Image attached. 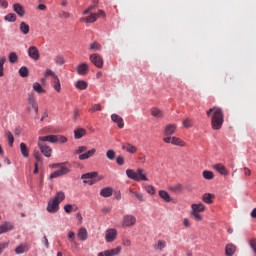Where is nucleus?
Listing matches in <instances>:
<instances>
[{"label":"nucleus","instance_id":"ddd939ff","mask_svg":"<svg viewBox=\"0 0 256 256\" xmlns=\"http://www.w3.org/2000/svg\"><path fill=\"white\" fill-rule=\"evenodd\" d=\"M41 153L44 154V156H46L47 158L51 157V155H53V149L51 147H49L47 144H41V143H37Z\"/></svg>","mask_w":256,"mask_h":256},{"label":"nucleus","instance_id":"cd10ccee","mask_svg":"<svg viewBox=\"0 0 256 256\" xmlns=\"http://www.w3.org/2000/svg\"><path fill=\"white\" fill-rule=\"evenodd\" d=\"M122 149L123 151H126L127 153H131L132 155L135 154V152L137 151V147H135L131 143L122 144Z\"/></svg>","mask_w":256,"mask_h":256},{"label":"nucleus","instance_id":"e2e57ef3","mask_svg":"<svg viewBox=\"0 0 256 256\" xmlns=\"http://www.w3.org/2000/svg\"><path fill=\"white\" fill-rule=\"evenodd\" d=\"M91 113H95V111H101V104H94L92 109L89 110Z\"/></svg>","mask_w":256,"mask_h":256},{"label":"nucleus","instance_id":"9d476101","mask_svg":"<svg viewBox=\"0 0 256 256\" xmlns=\"http://www.w3.org/2000/svg\"><path fill=\"white\" fill-rule=\"evenodd\" d=\"M121 246H118L116 248L108 249L103 252H99L98 256H117L121 254Z\"/></svg>","mask_w":256,"mask_h":256},{"label":"nucleus","instance_id":"f704fd0d","mask_svg":"<svg viewBox=\"0 0 256 256\" xmlns=\"http://www.w3.org/2000/svg\"><path fill=\"white\" fill-rule=\"evenodd\" d=\"M101 197H111L113 195V189L111 187H106L100 190Z\"/></svg>","mask_w":256,"mask_h":256},{"label":"nucleus","instance_id":"4be33fe9","mask_svg":"<svg viewBox=\"0 0 256 256\" xmlns=\"http://www.w3.org/2000/svg\"><path fill=\"white\" fill-rule=\"evenodd\" d=\"M150 113H151L152 117H155V119H163V117L165 115L163 113V110L159 109L158 107L151 108Z\"/></svg>","mask_w":256,"mask_h":256},{"label":"nucleus","instance_id":"680f3d73","mask_svg":"<svg viewBox=\"0 0 256 256\" xmlns=\"http://www.w3.org/2000/svg\"><path fill=\"white\" fill-rule=\"evenodd\" d=\"M7 247H9V242L0 243V255L3 253V251H5V249H7Z\"/></svg>","mask_w":256,"mask_h":256},{"label":"nucleus","instance_id":"603ef678","mask_svg":"<svg viewBox=\"0 0 256 256\" xmlns=\"http://www.w3.org/2000/svg\"><path fill=\"white\" fill-rule=\"evenodd\" d=\"M64 211H65V213H72V211H77V207H75L71 204H66V205H64Z\"/></svg>","mask_w":256,"mask_h":256},{"label":"nucleus","instance_id":"6e6552de","mask_svg":"<svg viewBox=\"0 0 256 256\" xmlns=\"http://www.w3.org/2000/svg\"><path fill=\"white\" fill-rule=\"evenodd\" d=\"M89 61H90V63H93L97 67V69H103L104 61H103V57H101V55H99L97 53L91 54L89 56Z\"/></svg>","mask_w":256,"mask_h":256},{"label":"nucleus","instance_id":"dca6fc26","mask_svg":"<svg viewBox=\"0 0 256 256\" xmlns=\"http://www.w3.org/2000/svg\"><path fill=\"white\" fill-rule=\"evenodd\" d=\"M164 133L167 137L177 133V124H168L164 128Z\"/></svg>","mask_w":256,"mask_h":256},{"label":"nucleus","instance_id":"c85d7f7f","mask_svg":"<svg viewBox=\"0 0 256 256\" xmlns=\"http://www.w3.org/2000/svg\"><path fill=\"white\" fill-rule=\"evenodd\" d=\"M213 169L217 171L220 175H229V171L223 166V164H215L213 166Z\"/></svg>","mask_w":256,"mask_h":256},{"label":"nucleus","instance_id":"39448f33","mask_svg":"<svg viewBox=\"0 0 256 256\" xmlns=\"http://www.w3.org/2000/svg\"><path fill=\"white\" fill-rule=\"evenodd\" d=\"M28 113H32L35 111L36 115L39 114V105L37 104V99L35 98L34 93L28 94V106H27Z\"/></svg>","mask_w":256,"mask_h":256},{"label":"nucleus","instance_id":"1a4fd4ad","mask_svg":"<svg viewBox=\"0 0 256 256\" xmlns=\"http://www.w3.org/2000/svg\"><path fill=\"white\" fill-rule=\"evenodd\" d=\"M117 235H119V232H117V229L110 228L105 231V241L106 243H113L117 239Z\"/></svg>","mask_w":256,"mask_h":256},{"label":"nucleus","instance_id":"5fc2aeb1","mask_svg":"<svg viewBox=\"0 0 256 256\" xmlns=\"http://www.w3.org/2000/svg\"><path fill=\"white\" fill-rule=\"evenodd\" d=\"M116 153H115V151L114 150H107V152H106V157H107V159H110V161H113V159H115V157H116Z\"/></svg>","mask_w":256,"mask_h":256},{"label":"nucleus","instance_id":"f8f14e48","mask_svg":"<svg viewBox=\"0 0 256 256\" xmlns=\"http://www.w3.org/2000/svg\"><path fill=\"white\" fill-rule=\"evenodd\" d=\"M46 211H48V213H57V211H59V202L51 198L48 201Z\"/></svg>","mask_w":256,"mask_h":256},{"label":"nucleus","instance_id":"2eb2a0df","mask_svg":"<svg viewBox=\"0 0 256 256\" xmlns=\"http://www.w3.org/2000/svg\"><path fill=\"white\" fill-rule=\"evenodd\" d=\"M95 153H97V149H95V148H92L88 151L86 150L85 153L80 154L78 156V159L80 161H86V159H91V157H93V155H95Z\"/></svg>","mask_w":256,"mask_h":256},{"label":"nucleus","instance_id":"c756f323","mask_svg":"<svg viewBox=\"0 0 256 256\" xmlns=\"http://www.w3.org/2000/svg\"><path fill=\"white\" fill-rule=\"evenodd\" d=\"M52 199L60 205L61 203H63V201H65V192H56L55 196Z\"/></svg>","mask_w":256,"mask_h":256},{"label":"nucleus","instance_id":"a18cd8bd","mask_svg":"<svg viewBox=\"0 0 256 256\" xmlns=\"http://www.w3.org/2000/svg\"><path fill=\"white\" fill-rule=\"evenodd\" d=\"M6 137L8 139V143H9L10 147H13V143H15V137L13 136V133H11V131H7Z\"/></svg>","mask_w":256,"mask_h":256},{"label":"nucleus","instance_id":"b1692460","mask_svg":"<svg viewBox=\"0 0 256 256\" xmlns=\"http://www.w3.org/2000/svg\"><path fill=\"white\" fill-rule=\"evenodd\" d=\"M158 195L160 199H163V201H165L166 203H171L173 201V199L171 198V195H169V192L165 190L158 191Z\"/></svg>","mask_w":256,"mask_h":256},{"label":"nucleus","instance_id":"2f4dec72","mask_svg":"<svg viewBox=\"0 0 256 256\" xmlns=\"http://www.w3.org/2000/svg\"><path fill=\"white\" fill-rule=\"evenodd\" d=\"M167 247V242L165 240H158L157 243L154 245L155 251H163Z\"/></svg>","mask_w":256,"mask_h":256},{"label":"nucleus","instance_id":"4c0bfd02","mask_svg":"<svg viewBox=\"0 0 256 256\" xmlns=\"http://www.w3.org/2000/svg\"><path fill=\"white\" fill-rule=\"evenodd\" d=\"M203 201L204 203H207L208 205H211V203H213V199H215V195L211 194V193H205L203 195Z\"/></svg>","mask_w":256,"mask_h":256},{"label":"nucleus","instance_id":"423d86ee","mask_svg":"<svg viewBox=\"0 0 256 256\" xmlns=\"http://www.w3.org/2000/svg\"><path fill=\"white\" fill-rule=\"evenodd\" d=\"M122 227H134L137 225V217L132 214H124L121 220Z\"/></svg>","mask_w":256,"mask_h":256},{"label":"nucleus","instance_id":"7ed1b4c3","mask_svg":"<svg viewBox=\"0 0 256 256\" xmlns=\"http://www.w3.org/2000/svg\"><path fill=\"white\" fill-rule=\"evenodd\" d=\"M206 209L207 207H205V204H203V202L193 203L191 204L190 215H192L193 219L197 222L203 221V215H201V213H205Z\"/></svg>","mask_w":256,"mask_h":256},{"label":"nucleus","instance_id":"9b49d317","mask_svg":"<svg viewBox=\"0 0 256 256\" xmlns=\"http://www.w3.org/2000/svg\"><path fill=\"white\" fill-rule=\"evenodd\" d=\"M28 57L33 59V61H39L41 55L39 54V49L36 46H30L28 48Z\"/></svg>","mask_w":256,"mask_h":256},{"label":"nucleus","instance_id":"13d9d810","mask_svg":"<svg viewBox=\"0 0 256 256\" xmlns=\"http://www.w3.org/2000/svg\"><path fill=\"white\" fill-rule=\"evenodd\" d=\"M45 76L46 77H52V79H55V77H58L57 74H55V72H53V70L51 69H46L45 71Z\"/></svg>","mask_w":256,"mask_h":256},{"label":"nucleus","instance_id":"c9c22d12","mask_svg":"<svg viewBox=\"0 0 256 256\" xmlns=\"http://www.w3.org/2000/svg\"><path fill=\"white\" fill-rule=\"evenodd\" d=\"M172 145H176L177 147H185V141L181 138L173 136L172 137Z\"/></svg>","mask_w":256,"mask_h":256},{"label":"nucleus","instance_id":"4d7b16f0","mask_svg":"<svg viewBox=\"0 0 256 256\" xmlns=\"http://www.w3.org/2000/svg\"><path fill=\"white\" fill-rule=\"evenodd\" d=\"M87 151V146H80L76 149V155H83Z\"/></svg>","mask_w":256,"mask_h":256},{"label":"nucleus","instance_id":"09e8293b","mask_svg":"<svg viewBox=\"0 0 256 256\" xmlns=\"http://www.w3.org/2000/svg\"><path fill=\"white\" fill-rule=\"evenodd\" d=\"M8 59L10 63H17V61H19V56H17V53L11 52L8 56Z\"/></svg>","mask_w":256,"mask_h":256},{"label":"nucleus","instance_id":"58836bf2","mask_svg":"<svg viewBox=\"0 0 256 256\" xmlns=\"http://www.w3.org/2000/svg\"><path fill=\"white\" fill-rule=\"evenodd\" d=\"M20 151L23 157L27 158L29 157V148H27V144L20 143Z\"/></svg>","mask_w":256,"mask_h":256},{"label":"nucleus","instance_id":"052dcab7","mask_svg":"<svg viewBox=\"0 0 256 256\" xmlns=\"http://www.w3.org/2000/svg\"><path fill=\"white\" fill-rule=\"evenodd\" d=\"M46 141L49 142V135L48 136H40L38 138V143H40V145H45Z\"/></svg>","mask_w":256,"mask_h":256},{"label":"nucleus","instance_id":"5701e85b","mask_svg":"<svg viewBox=\"0 0 256 256\" xmlns=\"http://www.w3.org/2000/svg\"><path fill=\"white\" fill-rule=\"evenodd\" d=\"M168 189L172 193L179 195V193H183V184H181V183L174 184V185L169 186Z\"/></svg>","mask_w":256,"mask_h":256},{"label":"nucleus","instance_id":"6ab92c4d","mask_svg":"<svg viewBox=\"0 0 256 256\" xmlns=\"http://www.w3.org/2000/svg\"><path fill=\"white\" fill-rule=\"evenodd\" d=\"M77 237L80 241H87L89 237V233L87 232V228L81 227L78 230Z\"/></svg>","mask_w":256,"mask_h":256},{"label":"nucleus","instance_id":"79ce46f5","mask_svg":"<svg viewBox=\"0 0 256 256\" xmlns=\"http://www.w3.org/2000/svg\"><path fill=\"white\" fill-rule=\"evenodd\" d=\"M144 189L148 195H155V193H157V190L153 187V185H145Z\"/></svg>","mask_w":256,"mask_h":256},{"label":"nucleus","instance_id":"864d4df0","mask_svg":"<svg viewBox=\"0 0 256 256\" xmlns=\"http://www.w3.org/2000/svg\"><path fill=\"white\" fill-rule=\"evenodd\" d=\"M5 61H7V58L6 57H2L0 59V77H3V75H5L4 73V67L3 65H5Z\"/></svg>","mask_w":256,"mask_h":256},{"label":"nucleus","instance_id":"aec40b11","mask_svg":"<svg viewBox=\"0 0 256 256\" xmlns=\"http://www.w3.org/2000/svg\"><path fill=\"white\" fill-rule=\"evenodd\" d=\"M111 119L113 123H116L119 129H123L125 127V122H123V118L119 116L118 114H112Z\"/></svg>","mask_w":256,"mask_h":256},{"label":"nucleus","instance_id":"ea45409f","mask_svg":"<svg viewBox=\"0 0 256 256\" xmlns=\"http://www.w3.org/2000/svg\"><path fill=\"white\" fill-rule=\"evenodd\" d=\"M130 195H134L138 201H141L142 203L145 202V196H143V193L141 192H133V190L129 191Z\"/></svg>","mask_w":256,"mask_h":256},{"label":"nucleus","instance_id":"f3484780","mask_svg":"<svg viewBox=\"0 0 256 256\" xmlns=\"http://www.w3.org/2000/svg\"><path fill=\"white\" fill-rule=\"evenodd\" d=\"M13 11L16 13L19 17H25V7L21 5V3H15L13 4Z\"/></svg>","mask_w":256,"mask_h":256},{"label":"nucleus","instance_id":"8fccbe9b","mask_svg":"<svg viewBox=\"0 0 256 256\" xmlns=\"http://www.w3.org/2000/svg\"><path fill=\"white\" fill-rule=\"evenodd\" d=\"M95 177H97V172H90V173H86V174H83L81 176V179H95Z\"/></svg>","mask_w":256,"mask_h":256},{"label":"nucleus","instance_id":"c03bdc74","mask_svg":"<svg viewBox=\"0 0 256 256\" xmlns=\"http://www.w3.org/2000/svg\"><path fill=\"white\" fill-rule=\"evenodd\" d=\"M54 63H56V65H65V57L62 55L55 56Z\"/></svg>","mask_w":256,"mask_h":256},{"label":"nucleus","instance_id":"4468645a","mask_svg":"<svg viewBox=\"0 0 256 256\" xmlns=\"http://www.w3.org/2000/svg\"><path fill=\"white\" fill-rule=\"evenodd\" d=\"M15 229V225L11 222H4L0 225V235L3 233H9V231H13Z\"/></svg>","mask_w":256,"mask_h":256},{"label":"nucleus","instance_id":"69168bd1","mask_svg":"<svg viewBox=\"0 0 256 256\" xmlns=\"http://www.w3.org/2000/svg\"><path fill=\"white\" fill-rule=\"evenodd\" d=\"M122 245H123L124 247H131V240L128 239V238H124V239L122 240Z\"/></svg>","mask_w":256,"mask_h":256},{"label":"nucleus","instance_id":"37998d69","mask_svg":"<svg viewBox=\"0 0 256 256\" xmlns=\"http://www.w3.org/2000/svg\"><path fill=\"white\" fill-rule=\"evenodd\" d=\"M249 247L252 249V253L256 256V238H252L248 241Z\"/></svg>","mask_w":256,"mask_h":256},{"label":"nucleus","instance_id":"a878e982","mask_svg":"<svg viewBox=\"0 0 256 256\" xmlns=\"http://www.w3.org/2000/svg\"><path fill=\"white\" fill-rule=\"evenodd\" d=\"M29 251V245L26 243L20 244L15 248L16 255H23V253H27Z\"/></svg>","mask_w":256,"mask_h":256},{"label":"nucleus","instance_id":"a211bd4d","mask_svg":"<svg viewBox=\"0 0 256 256\" xmlns=\"http://www.w3.org/2000/svg\"><path fill=\"white\" fill-rule=\"evenodd\" d=\"M51 85L56 93H61V80L59 79V76H54V78H52Z\"/></svg>","mask_w":256,"mask_h":256},{"label":"nucleus","instance_id":"338daca9","mask_svg":"<svg viewBox=\"0 0 256 256\" xmlns=\"http://www.w3.org/2000/svg\"><path fill=\"white\" fill-rule=\"evenodd\" d=\"M34 159H36V161H41L42 157H41V153H39V151H34Z\"/></svg>","mask_w":256,"mask_h":256},{"label":"nucleus","instance_id":"20e7f679","mask_svg":"<svg viewBox=\"0 0 256 256\" xmlns=\"http://www.w3.org/2000/svg\"><path fill=\"white\" fill-rule=\"evenodd\" d=\"M66 164L67 163L54 164L53 167L58 168V170L50 174V179H57V177H63V175H68V173H71V168L65 166Z\"/></svg>","mask_w":256,"mask_h":256},{"label":"nucleus","instance_id":"de8ad7c7","mask_svg":"<svg viewBox=\"0 0 256 256\" xmlns=\"http://www.w3.org/2000/svg\"><path fill=\"white\" fill-rule=\"evenodd\" d=\"M19 75L20 77H29V69L25 66L21 67L19 69Z\"/></svg>","mask_w":256,"mask_h":256},{"label":"nucleus","instance_id":"393cba45","mask_svg":"<svg viewBox=\"0 0 256 256\" xmlns=\"http://www.w3.org/2000/svg\"><path fill=\"white\" fill-rule=\"evenodd\" d=\"M78 75H87L89 73V65L87 63H82L77 67Z\"/></svg>","mask_w":256,"mask_h":256},{"label":"nucleus","instance_id":"72a5a7b5","mask_svg":"<svg viewBox=\"0 0 256 256\" xmlns=\"http://www.w3.org/2000/svg\"><path fill=\"white\" fill-rule=\"evenodd\" d=\"M202 176L204 179H206V181H211L215 179V174L213 173V171H209V170H204L202 172Z\"/></svg>","mask_w":256,"mask_h":256},{"label":"nucleus","instance_id":"3c124183","mask_svg":"<svg viewBox=\"0 0 256 256\" xmlns=\"http://www.w3.org/2000/svg\"><path fill=\"white\" fill-rule=\"evenodd\" d=\"M183 127H185V129H191V127H193V121L189 118L183 120L182 122Z\"/></svg>","mask_w":256,"mask_h":256},{"label":"nucleus","instance_id":"f257e3e1","mask_svg":"<svg viewBox=\"0 0 256 256\" xmlns=\"http://www.w3.org/2000/svg\"><path fill=\"white\" fill-rule=\"evenodd\" d=\"M207 117H211V126L212 129L218 131L223 127V121H224V116H223V110L219 107H213L210 108L207 111Z\"/></svg>","mask_w":256,"mask_h":256},{"label":"nucleus","instance_id":"f03ea898","mask_svg":"<svg viewBox=\"0 0 256 256\" xmlns=\"http://www.w3.org/2000/svg\"><path fill=\"white\" fill-rule=\"evenodd\" d=\"M126 175L128 179H131L132 181H136L137 183L141 181H149V178L147 177V173H145V170H143V168H138L137 170L127 169Z\"/></svg>","mask_w":256,"mask_h":256},{"label":"nucleus","instance_id":"7c9ffc66","mask_svg":"<svg viewBox=\"0 0 256 256\" xmlns=\"http://www.w3.org/2000/svg\"><path fill=\"white\" fill-rule=\"evenodd\" d=\"M75 87L76 89H79V91H85V89L89 87V83H87V81L84 80H78L75 83Z\"/></svg>","mask_w":256,"mask_h":256},{"label":"nucleus","instance_id":"bf43d9fd","mask_svg":"<svg viewBox=\"0 0 256 256\" xmlns=\"http://www.w3.org/2000/svg\"><path fill=\"white\" fill-rule=\"evenodd\" d=\"M75 237H76L75 232L68 231V239H69L70 243L75 244Z\"/></svg>","mask_w":256,"mask_h":256},{"label":"nucleus","instance_id":"774afa93","mask_svg":"<svg viewBox=\"0 0 256 256\" xmlns=\"http://www.w3.org/2000/svg\"><path fill=\"white\" fill-rule=\"evenodd\" d=\"M183 225L184 227H191V220H189V218H184Z\"/></svg>","mask_w":256,"mask_h":256},{"label":"nucleus","instance_id":"e433bc0d","mask_svg":"<svg viewBox=\"0 0 256 256\" xmlns=\"http://www.w3.org/2000/svg\"><path fill=\"white\" fill-rule=\"evenodd\" d=\"M30 27H29V24L25 23V22H21L20 23V32L23 34V35H29V31H30Z\"/></svg>","mask_w":256,"mask_h":256},{"label":"nucleus","instance_id":"49530a36","mask_svg":"<svg viewBox=\"0 0 256 256\" xmlns=\"http://www.w3.org/2000/svg\"><path fill=\"white\" fill-rule=\"evenodd\" d=\"M90 51H101V45L98 42H92L89 46Z\"/></svg>","mask_w":256,"mask_h":256},{"label":"nucleus","instance_id":"a19ab883","mask_svg":"<svg viewBox=\"0 0 256 256\" xmlns=\"http://www.w3.org/2000/svg\"><path fill=\"white\" fill-rule=\"evenodd\" d=\"M4 19L8 21V23H15V21H17V15H15V13H9Z\"/></svg>","mask_w":256,"mask_h":256},{"label":"nucleus","instance_id":"473e14b6","mask_svg":"<svg viewBox=\"0 0 256 256\" xmlns=\"http://www.w3.org/2000/svg\"><path fill=\"white\" fill-rule=\"evenodd\" d=\"M32 89L33 91H35V93H38L39 95H41V93H45V89L43 88V86H41L39 82H34L32 84Z\"/></svg>","mask_w":256,"mask_h":256},{"label":"nucleus","instance_id":"0eeeda50","mask_svg":"<svg viewBox=\"0 0 256 256\" xmlns=\"http://www.w3.org/2000/svg\"><path fill=\"white\" fill-rule=\"evenodd\" d=\"M99 17H105V11L99 10L98 13H90L88 17L80 18L81 23H95Z\"/></svg>","mask_w":256,"mask_h":256},{"label":"nucleus","instance_id":"412c9836","mask_svg":"<svg viewBox=\"0 0 256 256\" xmlns=\"http://www.w3.org/2000/svg\"><path fill=\"white\" fill-rule=\"evenodd\" d=\"M237 251V246L233 243H229L225 247V255L226 256H234Z\"/></svg>","mask_w":256,"mask_h":256},{"label":"nucleus","instance_id":"6e6d98bb","mask_svg":"<svg viewBox=\"0 0 256 256\" xmlns=\"http://www.w3.org/2000/svg\"><path fill=\"white\" fill-rule=\"evenodd\" d=\"M56 143H67V137L62 135H56Z\"/></svg>","mask_w":256,"mask_h":256},{"label":"nucleus","instance_id":"bb28decb","mask_svg":"<svg viewBox=\"0 0 256 256\" xmlns=\"http://www.w3.org/2000/svg\"><path fill=\"white\" fill-rule=\"evenodd\" d=\"M87 135V130L84 128H77L74 130V139H83Z\"/></svg>","mask_w":256,"mask_h":256},{"label":"nucleus","instance_id":"0e129e2a","mask_svg":"<svg viewBox=\"0 0 256 256\" xmlns=\"http://www.w3.org/2000/svg\"><path fill=\"white\" fill-rule=\"evenodd\" d=\"M48 143H57V135H48Z\"/></svg>","mask_w":256,"mask_h":256}]
</instances>
